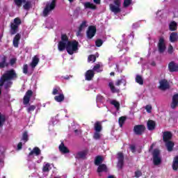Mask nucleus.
<instances>
[{
	"instance_id": "obj_1",
	"label": "nucleus",
	"mask_w": 178,
	"mask_h": 178,
	"mask_svg": "<svg viewBox=\"0 0 178 178\" xmlns=\"http://www.w3.org/2000/svg\"><path fill=\"white\" fill-rule=\"evenodd\" d=\"M65 48L70 55H73L79 51V42L76 40L70 42L65 45Z\"/></svg>"
},
{
	"instance_id": "obj_2",
	"label": "nucleus",
	"mask_w": 178,
	"mask_h": 178,
	"mask_svg": "<svg viewBox=\"0 0 178 178\" xmlns=\"http://www.w3.org/2000/svg\"><path fill=\"white\" fill-rule=\"evenodd\" d=\"M22 24V19L20 18L17 17L14 19L13 22L10 23V35H15L16 33L19 31V26Z\"/></svg>"
},
{
	"instance_id": "obj_3",
	"label": "nucleus",
	"mask_w": 178,
	"mask_h": 178,
	"mask_svg": "<svg viewBox=\"0 0 178 178\" xmlns=\"http://www.w3.org/2000/svg\"><path fill=\"white\" fill-rule=\"evenodd\" d=\"M113 3H111L109 5L110 10L113 12L115 15H118V13H120L122 12V9L120 8L122 6V1L121 0H113Z\"/></svg>"
},
{
	"instance_id": "obj_4",
	"label": "nucleus",
	"mask_w": 178,
	"mask_h": 178,
	"mask_svg": "<svg viewBox=\"0 0 178 178\" xmlns=\"http://www.w3.org/2000/svg\"><path fill=\"white\" fill-rule=\"evenodd\" d=\"M55 6H56V0H51V2L47 3L43 10V16L47 17L55 9Z\"/></svg>"
},
{
	"instance_id": "obj_5",
	"label": "nucleus",
	"mask_w": 178,
	"mask_h": 178,
	"mask_svg": "<svg viewBox=\"0 0 178 178\" xmlns=\"http://www.w3.org/2000/svg\"><path fill=\"white\" fill-rule=\"evenodd\" d=\"M70 41L67 40V36L66 35H61V41L59 42L58 48L60 51H64L66 49V45Z\"/></svg>"
},
{
	"instance_id": "obj_6",
	"label": "nucleus",
	"mask_w": 178,
	"mask_h": 178,
	"mask_svg": "<svg viewBox=\"0 0 178 178\" xmlns=\"http://www.w3.org/2000/svg\"><path fill=\"white\" fill-rule=\"evenodd\" d=\"M161 152L159 149H154L153 152V162L154 165H159L162 162Z\"/></svg>"
},
{
	"instance_id": "obj_7",
	"label": "nucleus",
	"mask_w": 178,
	"mask_h": 178,
	"mask_svg": "<svg viewBox=\"0 0 178 178\" xmlns=\"http://www.w3.org/2000/svg\"><path fill=\"white\" fill-rule=\"evenodd\" d=\"M97 33V28L94 26H90L88 29V31H86V37L91 40L94 35H95V33Z\"/></svg>"
},
{
	"instance_id": "obj_8",
	"label": "nucleus",
	"mask_w": 178,
	"mask_h": 178,
	"mask_svg": "<svg viewBox=\"0 0 178 178\" xmlns=\"http://www.w3.org/2000/svg\"><path fill=\"white\" fill-rule=\"evenodd\" d=\"M158 49L160 54H163L166 49V45L165 44V40L163 38H161L159 40Z\"/></svg>"
},
{
	"instance_id": "obj_9",
	"label": "nucleus",
	"mask_w": 178,
	"mask_h": 178,
	"mask_svg": "<svg viewBox=\"0 0 178 178\" xmlns=\"http://www.w3.org/2000/svg\"><path fill=\"white\" fill-rule=\"evenodd\" d=\"M21 141L22 142H20L17 145L18 150L22 149V147H23V143H24V144H26V143H27L29 141V134H27V132H24Z\"/></svg>"
},
{
	"instance_id": "obj_10",
	"label": "nucleus",
	"mask_w": 178,
	"mask_h": 178,
	"mask_svg": "<svg viewBox=\"0 0 178 178\" xmlns=\"http://www.w3.org/2000/svg\"><path fill=\"white\" fill-rule=\"evenodd\" d=\"M41 154V149L38 147H34L32 150H31V152L28 155V158L29 159H31V158L34 157V155L35 156H38V155Z\"/></svg>"
},
{
	"instance_id": "obj_11",
	"label": "nucleus",
	"mask_w": 178,
	"mask_h": 178,
	"mask_svg": "<svg viewBox=\"0 0 178 178\" xmlns=\"http://www.w3.org/2000/svg\"><path fill=\"white\" fill-rule=\"evenodd\" d=\"M145 131V127L144 125H136L134 128V131L138 136H141Z\"/></svg>"
},
{
	"instance_id": "obj_12",
	"label": "nucleus",
	"mask_w": 178,
	"mask_h": 178,
	"mask_svg": "<svg viewBox=\"0 0 178 178\" xmlns=\"http://www.w3.org/2000/svg\"><path fill=\"white\" fill-rule=\"evenodd\" d=\"M31 97H33V91L28 90L24 97V105H27L30 102Z\"/></svg>"
},
{
	"instance_id": "obj_13",
	"label": "nucleus",
	"mask_w": 178,
	"mask_h": 178,
	"mask_svg": "<svg viewBox=\"0 0 178 178\" xmlns=\"http://www.w3.org/2000/svg\"><path fill=\"white\" fill-rule=\"evenodd\" d=\"M159 87L161 90H168L170 86L169 85V82H168V81L163 79L160 81Z\"/></svg>"
},
{
	"instance_id": "obj_14",
	"label": "nucleus",
	"mask_w": 178,
	"mask_h": 178,
	"mask_svg": "<svg viewBox=\"0 0 178 178\" xmlns=\"http://www.w3.org/2000/svg\"><path fill=\"white\" fill-rule=\"evenodd\" d=\"M20 38H22V35H20V33H17L14 37L13 44L15 48L19 47V42L20 41Z\"/></svg>"
},
{
	"instance_id": "obj_15",
	"label": "nucleus",
	"mask_w": 178,
	"mask_h": 178,
	"mask_svg": "<svg viewBox=\"0 0 178 178\" xmlns=\"http://www.w3.org/2000/svg\"><path fill=\"white\" fill-rule=\"evenodd\" d=\"M118 163L117 166L119 169H122V168H123V159H124L122 153L118 154Z\"/></svg>"
},
{
	"instance_id": "obj_16",
	"label": "nucleus",
	"mask_w": 178,
	"mask_h": 178,
	"mask_svg": "<svg viewBox=\"0 0 178 178\" xmlns=\"http://www.w3.org/2000/svg\"><path fill=\"white\" fill-rule=\"evenodd\" d=\"M94 71L93 70H89L86 72L85 75V79L88 81H90L92 80V78L94 77Z\"/></svg>"
},
{
	"instance_id": "obj_17",
	"label": "nucleus",
	"mask_w": 178,
	"mask_h": 178,
	"mask_svg": "<svg viewBox=\"0 0 178 178\" xmlns=\"http://www.w3.org/2000/svg\"><path fill=\"white\" fill-rule=\"evenodd\" d=\"M83 5L84 6L85 9H92L93 10L97 9V6L90 1L83 3Z\"/></svg>"
},
{
	"instance_id": "obj_18",
	"label": "nucleus",
	"mask_w": 178,
	"mask_h": 178,
	"mask_svg": "<svg viewBox=\"0 0 178 178\" xmlns=\"http://www.w3.org/2000/svg\"><path fill=\"white\" fill-rule=\"evenodd\" d=\"M171 139H172V133L169 131L163 132V140L164 143H168V141H170Z\"/></svg>"
},
{
	"instance_id": "obj_19",
	"label": "nucleus",
	"mask_w": 178,
	"mask_h": 178,
	"mask_svg": "<svg viewBox=\"0 0 178 178\" xmlns=\"http://www.w3.org/2000/svg\"><path fill=\"white\" fill-rule=\"evenodd\" d=\"M5 159V152L3 150V147H0V168L3 166V162Z\"/></svg>"
},
{
	"instance_id": "obj_20",
	"label": "nucleus",
	"mask_w": 178,
	"mask_h": 178,
	"mask_svg": "<svg viewBox=\"0 0 178 178\" xmlns=\"http://www.w3.org/2000/svg\"><path fill=\"white\" fill-rule=\"evenodd\" d=\"M58 149L61 154H69L70 152L69 149L66 146H65V144H63V143H61V144L58 147Z\"/></svg>"
},
{
	"instance_id": "obj_21",
	"label": "nucleus",
	"mask_w": 178,
	"mask_h": 178,
	"mask_svg": "<svg viewBox=\"0 0 178 178\" xmlns=\"http://www.w3.org/2000/svg\"><path fill=\"white\" fill-rule=\"evenodd\" d=\"M178 105V94L175 95L172 97V102L171 104V108L172 109H175V108H176Z\"/></svg>"
},
{
	"instance_id": "obj_22",
	"label": "nucleus",
	"mask_w": 178,
	"mask_h": 178,
	"mask_svg": "<svg viewBox=\"0 0 178 178\" xmlns=\"http://www.w3.org/2000/svg\"><path fill=\"white\" fill-rule=\"evenodd\" d=\"M105 100V99L104 98V97H102V95H98L97 96V105L98 106V108H101V104H104V101Z\"/></svg>"
},
{
	"instance_id": "obj_23",
	"label": "nucleus",
	"mask_w": 178,
	"mask_h": 178,
	"mask_svg": "<svg viewBox=\"0 0 178 178\" xmlns=\"http://www.w3.org/2000/svg\"><path fill=\"white\" fill-rule=\"evenodd\" d=\"M165 143V147H167L168 151H169L170 152L171 151H173V147H175V143L170 140H168Z\"/></svg>"
},
{
	"instance_id": "obj_24",
	"label": "nucleus",
	"mask_w": 178,
	"mask_h": 178,
	"mask_svg": "<svg viewBox=\"0 0 178 178\" xmlns=\"http://www.w3.org/2000/svg\"><path fill=\"white\" fill-rule=\"evenodd\" d=\"M54 99L56 102H63V101H65V95H63V93L57 95L54 97Z\"/></svg>"
},
{
	"instance_id": "obj_25",
	"label": "nucleus",
	"mask_w": 178,
	"mask_h": 178,
	"mask_svg": "<svg viewBox=\"0 0 178 178\" xmlns=\"http://www.w3.org/2000/svg\"><path fill=\"white\" fill-rule=\"evenodd\" d=\"M178 40V35L176 32H172L170 35V42H176Z\"/></svg>"
},
{
	"instance_id": "obj_26",
	"label": "nucleus",
	"mask_w": 178,
	"mask_h": 178,
	"mask_svg": "<svg viewBox=\"0 0 178 178\" xmlns=\"http://www.w3.org/2000/svg\"><path fill=\"white\" fill-rule=\"evenodd\" d=\"M87 154H88V150H83L82 152H79L76 154V158H86V156H87Z\"/></svg>"
},
{
	"instance_id": "obj_27",
	"label": "nucleus",
	"mask_w": 178,
	"mask_h": 178,
	"mask_svg": "<svg viewBox=\"0 0 178 178\" xmlns=\"http://www.w3.org/2000/svg\"><path fill=\"white\" fill-rule=\"evenodd\" d=\"M51 170V164L49 163H44L42 172L43 173H48Z\"/></svg>"
},
{
	"instance_id": "obj_28",
	"label": "nucleus",
	"mask_w": 178,
	"mask_h": 178,
	"mask_svg": "<svg viewBox=\"0 0 178 178\" xmlns=\"http://www.w3.org/2000/svg\"><path fill=\"white\" fill-rule=\"evenodd\" d=\"M126 78L124 76L122 77L121 79H118L117 81V82L115 83V86H117V87H119L120 86H122V84L124 86H126Z\"/></svg>"
},
{
	"instance_id": "obj_29",
	"label": "nucleus",
	"mask_w": 178,
	"mask_h": 178,
	"mask_svg": "<svg viewBox=\"0 0 178 178\" xmlns=\"http://www.w3.org/2000/svg\"><path fill=\"white\" fill-rule=\"evenodd\" d=\"M34 72V68L33 67H24L23 68V73L24 74H28V76H30L33 72Z\"/></svg>"
},
{
	"instance_id": "obj_30",
	"label": "nucleus",
	"mask_w": 178,
	"mask_h": 178,
	"mask_svg": "<svg viewBox=\"0 0 178 178\" xmlns=\"http://www.w3.org/2000/svg\"><path fill=\"white\" fill-rule=\"evenodd\" d=\"M38 62H40V58H38L37 56H35L32 59V62L31 63V66L32 67H35V66L38 65Z\"/></svg>"
},
{
	"instance_id": "obj_31",
	"label": "nucleus",
	"mask_w": 178,
	"mask_h": 178,
	"mask_svg": "<svg viewBox=\"0 0 178 178\" xmlns=\"http://www.w3.org/2000/svg\"><path fill=\"white\" fill-rule=\"evenodd\" d=\"M169 29L170 31H176V30H177V23L175 21L170 23Z\"/></svg>"
},
{
	"instance_id": "obj_32",
	"label": "nucleus",
	"mask_w": 178,
	"mask_h": 178,
	"mask_svg": "<svg viewBox=\"0 0 178 178\" xmlns=\"http://www.w3.org/2000/svg\"><path fill=\"white\" fill-rule=\"evenodd\" d=\"M8 67L9 63H6V56H3L1 58V62L0 63V67Z\"/></svg>"
},
{
	"instance_id": "obj_33",
	"label": "nucleus",
	"mask_w": 178,
	"mask_h": 178,
	"mask_svg": "<svg viewBox=\"0 0 178 178\" xmlns=\"http://www.w3.org/2000/svg\"><path fill=\"white\" fill-rule=\"evenodd\" d=\"M63 93V92L60 90V88H59V87L54 88L53 91H52L53 95H59Z\"/></svg>"
},
{
	"instance_id": "obj_34",
	"label": "nucleus",
	"mask_w": 178,
	"mask_h": 178,
	"mask_svg": "<svg viewBox=\"0 0 178 178\" xmlns=\"http://www.w3.org/2000/svg\"><path fill=\"white\" fill-rule=\"evenodd\" d=\"M172 169H173V170H178V156H175L173 160Z\"/></svg>"
},
{
	"instance_id": "obj_35",
	"label": "nucleus",
	"mask_w": 178,
	"mask_h": 178,
	"mask_svg": "<svg viewBox=\"0 0 178 178\" xmlns=\"http://www.w3.org/2000/svg\"><path fill=\"white\" fill-rule=\"evenodd\" d=\"M147 129L148 130H154L155 129V122L149 120L147 122Z\"/></svg>"
},
{
	"instance_id": "obj_36",
	"label": "nucleus",
	"mask_w": 178,
	"mask_h": 178,
	"mask_svg": "<svg viewBox=\"0 0 178 178\" xmlns=\"http://www.w3.org/2000/svg\"><path fill=\"white\" fill-rule=\"evenodd\" d=\"M108 87L111 89V91H112V92H119V89L115 88V86L113 85V82L111 81L108 83Z\"/></svg>"
},
{
	"instance_id": "obj_37",
	"label": "nucleus",
	"mask_w": 178,
	"mask_h": 178,
	"mask_svg": "<svg viewBox=\"0 0 178 178\" xmlns=\"http://www.w3.org/2000/svg\"><path fill=\"white\" fill-rule=\"evenodd\" d=\"M102 161H104V158H102V156H98L95 159V164L97 166H99V165H101V163L102 162Z\"/></svg>"
},
{
	"instance_id": "obj_38",
	"label": "nucleus",
	"mask_w": 178,
	"mask_h": 178,
	"mask_svg": "<svg viewBox=\"0 0 178 178\" xmlns=\"http://www.w3.org/2000/svg\"><path fill=\"white\" fill-rule=\"evenodd\" d=\"M110 104H111V105H113L117 111H119V108H120V104H119V102L116 100H111L110 102Z\"/></svg>"
},
{
	"instance_id": "obj_39",
	"label": "nucleus",
	"mask_w": 178,
	"mask_h": 178,
	"mask_svg": "<svg viewBox=\"0 0 178 178\" xmlns=\"http://www.w3.org/2000/svg\"><path fill=\"white\" fill-rule=\"evenodd\" d=\"M102 130V125L101 124V122H97L95 123V131H99Z\"/></svg>"
},
{
	"instance_id": "obj_40",
	"label": "nucleus",
	"mask_w": 178,
	"mask_h": 178,
	"mask_svg": "<svg viewBox=\"0 0 178 178\" xmlns=\"http://www.w3.org/2000/svg\"><path fill=\"white\" fill-rule=\"evenodd\" d=\"M98 173H101V172H106V165L105 164H102L99 165L97 168Z\"/></svg>"
},
{
	"instance_id": "obj_41",
	"label": "nucleus",
	"mask_w": 178,
	"mask_h": 178,
	"mask_svg": "<svg viewBox=\"0 0 178 178\" xmlns=\"http://www.w3.org/2000/svg\"><path fill=\"white\" fill-rule=\"evenodd\" d=\"M136 81L138 83V84H140V86H143V84H144V80L140 75H136Z\"/></svg>"
},
{
	"instance_id": "obj_42",
	"label": "nucleus",
	"mask_w": 178,
	"mask_h": 178,
	"mask_svg": "<svg viewBox=\"0 0 178 178\" xmlns=\"http://www.w3.org/2000/svg\"><path fill=\"white\" fill-rule=\"evenodd\" d=\"M88 26V25H87V21H83L81 24L79 29L80 30V31H84V30H86V28Z\"/></svg>"
},
{
	"instance_id": "obj_43",
	"label": "nucleus",
	"mask_w": 178,
	"mask_h": 178,
	"mask_svg": "<svg viewBox=\"0 0 178 178\" xmlns=\"http://www.w3.org/2000/svg\"><path fill=\"white\" fill-rule=\"evenodd\" d=\"M14 2L18 8H20L22 6V3H24L26 2V0H14Z\"/></svg>"
},
{
	"instance_id": "obj_44",
	"label": "nucleus",
	"mask_w": 178,
	"mask_h": 178,
	"mask_svg": "<svg viewBox=\"0 0 178 178\" xmlns=\"http://www.w3.org/2000/svg\"><path fill=\"white\" fill-rule=\"evenodd\" d=\"M36 106L34 105L29 106L27 108L26 111L28 113H31V112H34L35 110Z\"/></svg>"
},
{
	"instance_id": "obj_45",
	"label": "nucleus",
	"mask_w": 178,
	"mask_h": 178,
	"mask_svg": "<svg viewBox=\"0 0 178 178\" xmlns=\"http://www.w3.org/2000/svg\"><path fill=\"white\" fill-rule=\"evenodd\" d=\"M5 115L0 113V127H2L3 126V123H5Z\"/></svg>"
},
{
	"instance_id": "obj_46",
	"label": "nucleus",
	"mask_w": 178,
	"mask_h": 178,
	"mask_svg": "<svg viewBox=\"0 0 178 178\" xmlns=\"http://www.w3.org/2000/svg\"><path fill=\"white\" fill-rule=\"evenodd\" d=\"M93 138H95V140H99L101 138V132L95 131Z\"/></svg>"
},
{
	"instance_id": "obj_47",
	"label": "nucleus",
	"mask_w": 178,
	"mask_h": 178,
	"mask_svg": "<svg viewBox=\"0 0 178 178\" xmlns=\"http://www.w3.org/2000/svg\"><path fill=\"white\" fill-rule=\"evenodd\" d=\"M131 3V0H124L123 6H124V8H129V6H130Z\"/></svg>"
},
{
	"instance_id": "obj_48",
	"label": "nucleus",
	"mask_w": 178,
	"mask_h": 178,
	"mask_svg": "<svg viewBox=\"0 0 178 178\" xmlns=\"http://www.w3.org/2000/svg\"><path fill=\"white\" fill-rule=\"evenodd\" d=\"M30 6H31V3L30 1H27L24 5V9H25L26 10H29V9H30Z\"/></svg>"
},
{
	"instance_id": "obj_49",
	"label": "nucleus",
	"mask_w": 178,
	"mask_h": 178,
	"mask_svg": "<svg viewBox=\"0 0 178 178\" xmlns=\"http://www.w3.org/2000/svg\"><path fill=\"white\" fill-rule=\"evenodd\" d=\"M124 120H126V118L124 117H121L119 118V124L120 127L123 126V124L124 123Z\"/></svg>"
},
{
	"instance_id": "obj_50",
	"label": "nucleus",
	"mask_w": 178,
	"mask_h": 178,
	"mask_svg": "<svg viewBox=\"0 0 178 178\" xmlns=\"http://www.w3.org/2000/svg\"><path fill=\"white\" fill-rule=\"evenodd\" d=\"M88 59V62H95L97 58L94 55H90Z\"/></svg>"
},
{
	"instance_id": "obj_51",
	"label": "nucleus",
	"mask_w": 178,
	"mask_h": 178,
	"mask_svg": "<svg viewBox=\"0 0 178 178\" xmlns=\"http://www.w3.org/2000/svg\"><path fill=\"white\" fill-rule=\"evenodd\" d=\"M168 67H178V64L175 63V61H171L168 64Z\"/></svg>"
},
{
	"instance_id": "obj_52",
	"label": "nucleus",
	"mask_w": 178,
	"mask_h": 178,
	"mask_svg": "<svg viewBox=\"0 0 178 178\" xmlns=\"http://www.w3.org/2000/svg\"><path fill=\"white\" fill-rule=\"evenodd\" d=\"M145 109L147 111V113H151L152 111V106L151 105H147L145 107Z\"/></svg>"
},
{
	"instance_id": "obj_53",
	"label": "nucleus",
	"mask_w": 178,
	"mask_h": 178,
	"mask_svg": "<svg viewBox=\"0 0 178 178\" xmlns=\"http://www.w3.org/2000/svg\"><path fill=\"white\" fill-rule=\"evenodd\" d=\"M95 44H96L97 47H101V45H102V44H104V41H102V40H101V39H99V40H96Z\"/></svg>"
},
{
	"instance_id": "obj_54",
	"label": "nucleus",
	"mask_w": 178,
	"mask_h": 178,
	"mask_svg": "<svg viewBox=\"0 0 178 178\" xmlns=\"http://www.w3.org/2000/svg\"><path fill=\"white\" fill-rule=\"evenodd\" d=\"M94 73H99L102 72V68L101 67H94L92 69Z\"/></svg>"
},
{
	"instance_id": "obj_55",
	"label": "nucleus",
	"mask_w": 178,
	"mask_h": 178,
	"mask_svg": "<svg viewBox=\"0 0 178 178\" xmlns=\"http://www.w3.org/2000/svg\"><path fill=\"white\" fill-rule=\"evenodd\" d=\"M16 60H17V59L16 58H13L10 60V63L9 64L10 65V66H13L15 65V63H16Z\"/></svg>"
},
{
	"instance_id": "obj_56",
	"label": "nucleus",
	"mask_w": 178,
	"mask_h": 178,
	"mask_svg": "<svg viewBox=\"0 0 178 178\" xmlns=\"http://www.w3.org/2000/svg\"><path fill=\"white\" fill-rule=\"evenodd\" d=\"M168 70L173 73V72H178V67H169Z\"/></svg>"
},
{
	"instance_id": "obj_57",
	"label": "nucleus",
	"mask_w": 178,
	"mask_h": 178,
	"mask_svg": "<svg viewBox=\"0 0 178 178\" xmlns=\"http://www.w3.org/2000/svg\"><path fill=\"white\" fill-rule=\"evenodd\" d=\"M123 72V68L122 67H116L115 72L116 73H122Z\"/></svg>"
},
{
	"instance_id": "obj_58",
	"label": "nucleus",
	"mask_w": 178,
	"mask_h": 178,
	"mask_svg": "<svg viewBox=\"0 0 178 178\" xmlns=\"http://www.w3.org/2000/svg\"><path fill=\"white\" fill-rule=\"evenodd\" d=\"M168 54H173V47L172 45L168 47Z\"/></svg>"
},
{
	"instance_id": "obj_59",
	"label": "nucleus",
	"mask_w": 178,
	"mask_h": 178,
	"mask_svg": "<svg viewBox=\"0 0 178 178\" xmlns=\"http://www.w3.org/2000/svg\"><path fill=\"white\" fill-rule=\"evenodd\" d=\"M129 148L132 152H136V146L134 145H131Z\"/></svg>"
},
{
	"instance_id": "obj_60",
	"label": "nucleus",
	"mask_w": 178,
	"mask_h": 178,
	"mask_svg": "<svg viewBox=\"0 0 178 178\" xmlns=\"http://www.w3.org/2000/svg\"><path fill=\"white\" fill-rule=\"evenodd\" d=\"M135 176H136V177H140V176H141V172H140V171H136V172H135Z\"/></svg>"
},
{
	"instance_id": "obj_61",
	"label": "nucleus",
	"mask_w": 178,
	"mask_h": 178,
	"mask_svg": "<svg viewBox=\"0 0 178 178\" xmlns=\"http://www.w3.org/2000/svg\"><path fill=\"white\" fill-rule=\"evenodd\" d=\"M81 31H80V29H79V31L76 33L77 37H82L83 36V35L81 34Z\"/></svg>"
},
{
	"instance_id": "obj_62",
	"label": "nucleus",
	"mask_w": 178,
	"mask_h": 178,
	"mask_svg": "<svg viewBox=\"0 0 178 178\" xmlns=\"http://www.w3.org/2000/svg\"><path fill=\"white\" fill-rule=\"evenodd\" d=\"M93 2L97 5H99V3H101V0H93Z\"/></svg>"
},
{
	"instance_id": "obj_63",
	"label": "nucleus",
	"mask_w": 178,
	"mask_h": 178,
	"mask_svg": "<svg viewBox=\"0 0 178 178\" xmlns=\"http://www.w3.org/2000/svg\"><path fill=\"white\" fill-rule=\"evenodd\" d=\"M54 119H51V120L50 121L49 124L51 126H54L55 124V123L54 122Z\"/></svg>"
},
{
	"instance_id": "obj_64",
	"label": "nucleus",
	"mask_w": 178,
	"mask_h": 178,
	"mask_svg": "<svg viewBox=\"0 0 178 178\" xmlns=\"http://www.w3.org/2000/svg\"><path fill=\"white\" fill-rule=\"evenodd\" d=\"M37 163H41V162H42V157H40V159L36 161Z\"/></svg>"
}]
</instances>
